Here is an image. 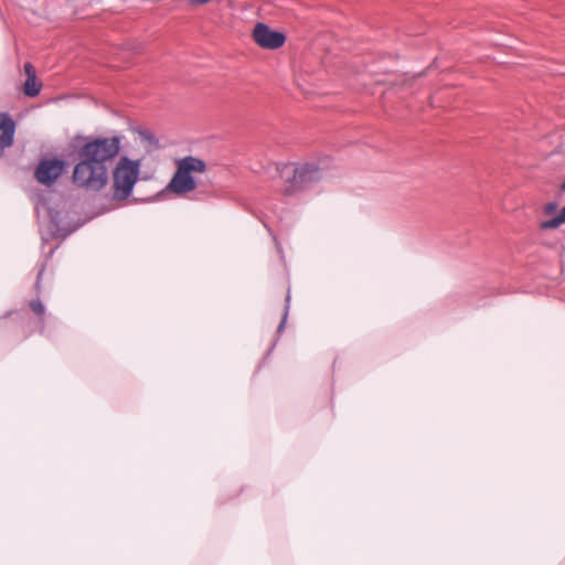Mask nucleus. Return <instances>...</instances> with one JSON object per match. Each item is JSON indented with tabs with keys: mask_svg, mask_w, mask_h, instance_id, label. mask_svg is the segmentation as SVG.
<instances>
[{
	"mask_svg": "<svg viewBox=\"0 0 565 565\" xmlns=\"http://www.w3.org/2000/svg\"><path fill=\"white\" fill-rule=\"evenodd\" d=\"M76 157H84L97 164L108 167L114 161L121 149V137H92L78 136L74 139Z\"/></svg>",
	"mask_w": 565,
	"mask_h": 565,
	"instance_id": "obj_1",
	"label": "nucleus"
},
{
	"mask_svg": "<svg viewBox=\"0 0 565 565\" xmlns=\"http://www.w3.org/2000/svg\"><path fill=\"white\" fill-rule=\"evenodd\" d=\"M284 180L282 193L292 195L319 182L326 174L324 168L316 162L284 163L278 167Z\"/></svg>",
	"mask_w": 565,
	"mask_h": 565,
	"instance_id": "obj_2",
	"label": "nucleus"
},
{
	"mask_svg": "<svg viewBox=\"0 0 565 565\" xmlns=\"http://www.w3.org/2000/svg\"><path fill=\"white\" fill-rule=\"evenodd\" d=\"M77 162L72 173V183L87 192H99L108 183V167L97 164L84 157H76Z\"/></svg>",
	"mask_w": 565,
	"mask_h": 565,
	"instance_id": "obj_3",
	"label": "nucleus"
},
{
	"mask_svg": "<svg viewBox=\"0 0 565 565\" xmlns=\"http://www.w3.org/2000/svg\"><path fill=\"white\" fill-rule=\"evenodd\" d=\"M206 164L203 160L188 156L177 161V170L167 185V190L177 194L184 195L196 188V182L192 173H203Z\"/></svg>",
	"mask_w": 565,
	"mask_h": 565,
	"instance_id": "obj_4",
	"label": "nucleus"
},
{
	"mask_svg": "<svg viewBox=\"0 0 565 565\" xmlns=\"http://www.w3.org/2000/svg\"><path fill=\"white\" fill-rule=\"evenodd\" d=\"M140 161L122 157L113 170V198L126 200L132 193L140 173Z\"/></svg>",
	"mask_w": 565,
	"mask_h": 565,
	"instance_id": "obj_5",
	"label": "nucleus"
},
{
	"mask_svg": "<svg viewBox=\"0 0 565 565\" xmlns=\"http://www.w3.org/2000/svg\"><path fill=\"white\" fill-rule=\"evenodd\" d=\"M253 40L263 49L276 50L284 45L286 36L265 23H257L253 30Z\"/></svg>",
	"mask_w": 565,
	"mask_h": 565,
	"instance_id": "obj_6",
	"label": "nucleus"
},
{
	"mask_svg": "<svg viewBox=\"0 0 565 565\" xmlns=\"http://www.w3.org/2000/svg\"><path fill=\"white\" fill-rule=\"evenodd\" d=\"M65 166V161L60 159L42 160L34 171V178L44 185H51L62 175Z\"/></svg>",
	"mask_w": 565,
	"mask_h": 565,
	"instance_id": "obj_7",
	"label": "nucleus"
},
{
	"mask_svg": "<svg viewBox=\"0 0 565 565\" xmlns=\"http://www.w3.org/2000/svg\"><path fill=\"white\" fill-rule=\"evenodd\" d=\"M14 132H15V122L7 113H1L0 114V158H2L4 150L13 145Z\"/></svg>",
	"mask_w": 565,
	"mask_h": 565,
	"instance_id": "obj_8",
	"label": "nucleus"
},
{
	"mask_svg": "<svg viewBox=\"0 0 565 565\" xmlns=\"http://www.w3.org/2000/svg\"><path fill=\"white\" fill-rule=\"evenodd\" d=\"M26 79L23 84V94L29 97H35L40 94L42 83L38 79L36 71L31 63H25L23 66Z\"/></svg>",
	"mask_w": 565,
	"mask_h": 565,
	"instance_id": "obj_9",
	"label": "nucleus"
},
{
	"mask_svg": "<svg viewBox=\"0 0 565 565\" xmlns=\"http://www.w3.org/2000/svg\"><path fill=\"white\" fill-rule=\"evenodd\" d=\"M562 224H565V206L555 217L541 222L540 227L541 230H554L558 228Z\"/></svg>",
	"mask_w": 565,
	"mask_h": 565,
	"instance_id": "obj_10",
	"label": "nucleus"
},
{
	"mask_svg": "<svg viewBox=\"0 0 565 565\" xmlns=\"http://www.w3.org/2000/svg\"><path fill=\"white\" fill-rule=\"evenodd\" d=\"M30 309L40 319L41 323V332L44 330V316H45V306L40 299H33L29 302Z\"/></svg>",
	"mask_w": 565,
	"mask_h": 565,
	"instance_id": "obj_11",
	"label": "nucleus"
},
{
	"mask_svg": "<svg viewBox=\"0 0 565 565\" xmlns=\"http://www.w3.org/2000/svg\"><path fill=\"white\" fill-rule=\"evenodd\" d=\"M289 302H290V296L287 295L285 312H284L282 319H281V322L278 326V332H281L284 330V328H285L286 320H287V317H288V311H289Z\"/></svg>",
	"mask_w": 565,
	"mask_h": 565,
	"instance_id": "obj_12",
	"label": "nucleus"
},
{
	"mask_svg": "<svg viewBox=\"0 0 565 565\" xmlns=\"http://www.w3.org/2000/svg\"><path fill=\"white\" fill-rule=\"evenodd\" d=\"M558 207V204L556 202H550L545 204L544 206V213L550 215L553 214Z\"/></svg>",
	"mask_w": 565,
	"mask_h": 565,
	"instance_id": "obj_13",
	"label": "nucleus"
},
{
	"mask_svg": "<svg viewBox=\"0 0 565 565\" xmlns=\"http://www.w3.org/2000/svg\"><path fill=\"white\" fill-rule=\"evenodd\" d=\"M43 271H44V267L41 268V270L39 271L38 277H36L35 289L38 291H40V288H41V279H42V276H43Z\"/></svg>",
	"mask_w": 565,
	"mask_h": 565,
	"instance_id": "obj_14",
	"label": "nucleus"
},
{
	"mask_svg": "<svg viewBox=\"0 0 565 565\" xmlns=\"http://www.w3.org/2000/svg\"><path fill=\"white\" fill-rule=\"evenodd\" d=\"M141 135L145 137V138H149L148 134L147 132H141Z\"/></svg>",
	"mask_w": 565,
	"mask_h": 565,
	"instance_id": "obj_15",
	"label": "nucleus"
},
{
	"mask_svg": "<svg viewBox=\"0 0 565 565\" xmlns=\"http://www.w3.org/2000/svg\"><path fill=\"white\" fill-rule=\"evenodd\" d=\"M562 190L565 191V182L562 184Z\"/></svg>",
	"mask_w": 565,
	"mask_h": 565,
	"instance_id": "obj_16",
	"label": "nucleus"
}]
</instances>
